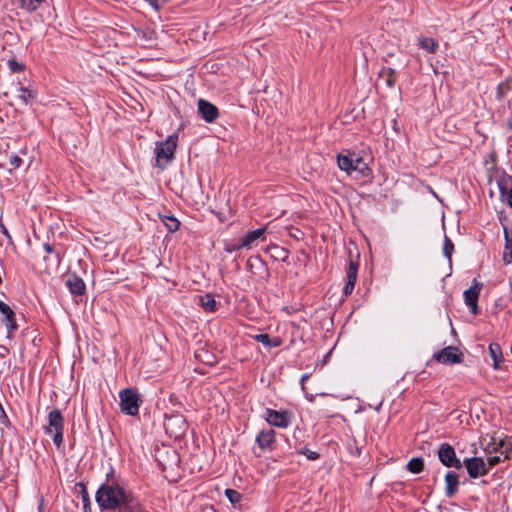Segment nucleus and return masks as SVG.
<instances>
[{"label": "nucleus", "mask_w": 512, "mask_h": 512, "mask_svg": "<svg viewBox=\"0 0 512 512\" xmlns=\"http://www.w3.org/2000/svg\"><path fill=\"white\" fill-rule=\"evenodd\" d=\"M96 501L102 509L114 512L138 511V504L132 495L114 482H106L99 487Z\"/></svg>", "instance_id": "1"}, {"label": "nucleus", "mask_w": 512, "mask_h": 512, "mask_svg": "<svg viewBox=\"0 0 512 512\" xmlns=\"http://www.w3.org/2000/svg\"><path fill=\"white\" fill-rule=\"evenodd\" d=\"M338 166L341 170L352 174L353 172L361 175L368 176L370 169L368 164L362 157L355 153H349L347 155H338L337 158Z\"/></svg>", "instance_id": "2"}, {"label": "nucleus", "mask_w": 512, "mask_h": 512, "mask_svg": "<svg viewBox=\"0 0 512 512\" xmlns=\"http://www.w3.org/2000/svg\"><path fill=\"white\" fill-rule=\"evenodd\" d=\"M178 142V135L172 134L164 142L156 143V165L165 168L174 158V152Z\"/></svg>", "instance_id": "3"}, {"label": "nucleus", "mask_w": 512, "mask_h": 512, "mask_svg": "<svg viewBox=\"0 0 512 512\" xmlns=\"http://www.w3.org/2000/svg\"><path fill=\"white\" fill-rule=\"evenodd\" d=\"M64 419L61 412L57 409L52 410L48 415V425L44 427L46 434L53 437V442L57 447L63 443Z\"/></svg>", "instance_id": "4"}, {"label": "nucleus", "mask_w": 512, "mask_h": 512, "mask_svg": "<svg viewBox=\"0 0 512 512\" xmlns=\"http://www.w3.org/2000/svg\"><path fill=\"white\" fill-rule=\"evenodd\" d=\"M120 409L131 416L138 414L140 399L138 393L132 388H126L119 392Z\"/></svg>", "instance_id": "5"}, {"label": "nucleus", "mask_w": 512, "mask_h": 512, "mask_svg": "<svg viewBox=\"0 0 512 512\" xmlns=\"http://www.w3.org/2000/svg\"><path fill=\"white\" fill-rule=\"evenodd\" d=\"M164 428L174 438L181 437L186 430V421L181 415H172L165 418Z\"/></svg>", "instance_id": "6"}, {"label": "nucleus", "mask_w": 512, "mask_h": 512, "mask_svg": "<svg viewBox=\"0 0 512 512\" xmlns=\"http://www.w3.org/2000/svg\"><path fill=\"white\" fill-rule=\"evenodd\" d=\"M464 465L471 478L486 475L489 471V467L481 457L467 458L464 460Z\"/></svg>", "instance_id": "7"}, {"label": "nucleus", "mask_w": 512, "mask_h": 512, "mask_svg": "<svg viewBox=\"0 0 512 512\" xmlns=\"http://www.w3.org/2000/svg\"><path fill=\"white\" fill-rule=\"evenodd\" d=\"M438 456L443 465L447 467H456L460 468L461 463L456 457V453L453 447L449 444H442L439 451Z\"/></svg>", "instance_id": "8"}, {"label": "nucleus", "mask_w": 512, "mask_h": 512, "mask_svg": "<svg viewBox=\"0 0 512 512\" xmlns=\"http://www.w3.org/2000/svg\"><path fill=\"white\" fill-rule=\"evenodd\" d=\"M438 362L443 364H455L460 363L463 359L462 353L458 352V349L453 346H448L442 349L435 355Z\"/></svg>", "instance_id": "9"}, {"label": "nucleus", "mask_w": 512, "mask_h": 512, "mask_svg": "<svg viewBox=\"0 0 512 512\" xmlns=\"http://www.w3.org/2000/svg\"><path fill=\"white\" fill-rule=\"evenodd\" d=\"M266 420L270 425L286 428L290 424V418L287 412L268 409L266 411Z\"/></svg>", "instance_id": "10"}, {"label": "nucleus", "mask_w": 512, "mask_h": 512, "mask_svg": "<svg viewBox=\"0 0 512 512\" xmlns=\"http://www.w3.org/2000/svg\"><path fill=\"white\" fill-rule=\"evenodd\" d=\"M481 288L482 285L475 281L474 284L464 292L465 304L471 309L473 314H477L478 312L477 301Z\"/></svg>", "instance_id": "11"}, {"label": "nucleus", "mask_w": 512, "mask_h": 512, "mask_svg": "<svg viewBox=\"0 0 512 512\" xmlns=\"http://www.w3.org/2000/svg\"><path fill=\"white\" fill-rule=\"evenodd\" d=\"M198 111L207 122H213L218 117L216 106L203 99L198 101Z\"/></svg>", "instance_id": "12"}, {"label": "nucleus", "mask_w": 512, "mask_h": 512, "mask_svg": "<svg viewBox=\"0 0 512 512\" xmlns=\"http://www.w3.org/2000/svg\"><path fill=\"white\" fill-rule=\"evenodd\" d=\"M357 273H358V264L354 261H350L349 266L346 271V277L347 281L343 288V292L345 295H349L352 293L356 280H357Z\"/></svg>", "instance_id": "13"}, {"label": "nucleus", "mask_w": 512, "mask_h": 512, "mask_svg": "<svg viewBox=\"0 0 512 512\" xmlns=\"http://www.w3.org/2000/svg\"><path fill=\"white\" fill-rule=\"evenodd\" d=\"M265 231H266V228H260V229H256L254 231H250L248 232L244 238L241 240V246H243L244 248L246 249H251L252 246L254 245V243L261 239V240H264L265 239Z\"/></svg>", "instance_id": "14"}, {"label": "nucleus", "mask_w": 512, "mask_h": 512, "mask_svg": "<svg viewBox=\"0 0 512 512\" xmlns=\"http://www.w3.org/2000/svg\"><path fill=\"white\" fill-rule=\"evenodd\" d=\"M446 495L452 497L458 490L459 480L455 472L449 471L445 475Z\"/></svg>", "instance_id": "15"}, {"label": "nucleus", "mask_w": 512, "mask_h": 512, "mask_svg": "<svg viewBox=\"0 0 512 512\" xmlns=\"http://www.w3.org/2000/svg\"><path fill=\"white\" fill-rule=\"evenodd\" d=\"M66 286L69 288L70 292L75 295H81L85 291V284L83 280L75 275L68 277Z\"/></svg>", "instance_id": "16"}, {"label": "nucleus", "mask_w": 512, "mask_h": 512, "mask_svg": "<svg viewBox=\"0 0 512 512\" xmlns=\"http://www.w3.org/2000/svg\"><path fill=\"white\" fill-rule=\"evenodd\" d=\"M501 200L507 202L512 208V182L508 180H502L498 182Z\"/></svg>", "instance_id": "17"}, {"label": "nucleus", "mask_w": 512, "mask_h": 512, "mask_svg": "<svg viewBox=\"0 0 512 512\" xmlns=\"http://www.w3.org/2000/svg\"><path fill=\"white\" fill-rule=\"evenodd\" d=\"M378 78L383 80L389 88H393L397 79L396 71L392 68H382Z\"/></svg>", "instance_id": "18"}, {"label": "nucleus", "mask_w": 512, "mask_h": 512, "mask_svg": "<svg viewBox=\"0 0 512 512\" xmlns=\"http://www.w3.org/2000/svg\"><path fill=\"white\" fill-rule=\"evenodd\" d=\"M274 436H275V433L272 429H269L267 431H261L258 434L256 441L259 444L260 448L266 449V448L270 447V445L273 443Z\"/></svg>", "instance_id": "19"}, {"label": "nucleus", "mask_w": 512, "mask_h": 512, "mask_svg": "<svg viewBox=\"0 0 512 512\" xmlns=\"http://www.w3.org/2000/svg\"><path fill=\"white\" fill-rule=\"evenodd\" d=\"M489 354L493 360L494 369H499L503 357L500 345L498 343H491L489 345Z\"/></svg>", "instance_id": "20"}, {"label": "nucleus", "mask_w": 512, "mask_h": 512, "mask_svg": "<svg viewBox=\"0 0 512 512\" xmlns=\"http://www.w3.org/2000/svg\"><path fill=\"white\" fill-rule=\"evenodd\" d=\"M200 305L207 312H213L216 309V301L210 294H205L199 298Z\"/></svg>", "instance_id": "21"}, {"label": "nucleus", "mask_w": 512, "mask_h": 512, "mask_svg": "<svg viewBox=\"0 0 512 512\" xmlns=\"http://www.w3.org/2000/svg\"><path fill=\"white\" fill-rule=\"evenodd\" d=\"M418 43L422 49L429 53H434L438 47V43L433 38L420 37Z\"/></svg>", "instance_id": "22"}, {"label": "nucleus", "mask_w": 512, "mask_h": 512, "mask_svg": "<svg viewBox=\"0 0 512 512\" xmlns=\"http://www.w3.org/2000/svg\"><path fill=\"white\" fill-rule=\"evenodd\" d=\"M18 2L21 9L27 12H34L40 7L43 0H18Z\"/></svg>", "instance_id": "23"}, {"label": "nucleus", "mask_w": 512, "mask_h": 512, "mask_svg": "<svg viewBox=\"0 0 512 512\" xmlns=\"http://www.w3.org/2000/svg\"><path fill=\"white\" fill-rule=\"evenodd\" d=\"M503 262L510 264L512 262V239L505 233V247L503 252Z\"/></svg>", "instance_id": "24"}, {"label": "nucleus", "mask_w": 512, "mask_h": 512, "mask_svg": "<svg viewBox=\"0 0 512 512\" xmlns=\"http://www.w3.org/2000/svg\"><path fill=\"white\" fill-rule=\"evenodd\" d=\"M19 93V99L25 104H28L36 97V92L34 90L22 86L19 88Z\"/></svg>", "instance_id": "25"}, {"label": "nucleus", "mask_w": 512, "mask_h": 512, "mask_svg": "<svg viewBox=\"0 0 512 512\" xmlns=\"http://www.w3.org/2000/svg\"><path fill=\"white\" fill-rule=\"evenodd\" d=\"M407 468L412 473H420L424 468V463L421 458H412L408 464Z\"/></svg>", "instance_id": "26"}, {"label": "nucleus", "mask_w": 512, "mask_h": 512, "mask_svg": "<svg viewBox=\"0 0 512 512\" xmlns=\"http://www.w3.org/2000/svg\"><path fill=\"white\" fill-rule=\"evenodd\" d=\"M512 79H507L501 82L497 87V97L502 99L503 96L511 89Z\"/></svg>", "instance_id": "27"}, {"label": "nucleus", "mask_w": 512, "mask_h": 512, "mask_svg": "<svg viewBox=\"0 0 512 512\" xmlns=\"http://www.w3.org/2000/svg\"><path fill=\"white\" fill-rule=\"evenodd\" d=\"M163 223L168 228L169 231L174 232L179 228V221L173 216H165L163 218Z\"/></svg>", "instance_id": "28"}, {"label": "nucleus", "mask_w": 512, "mask_h": 512, "mask_svg": "<svg viewBox=\"0 0 512 512\" xmlns=\"http://www.w3.org/2000/svg\"><path fill=\"white\" fill-rule=\"evenodd\" d=\"M453 250H454V245H453L452 241L447 236H445L444 244H443V254L445 257H447L449 259V261L451 260V255H452Z\"/></svg>", "instance_id": "29"}, {"label": "nucleus", "mask_w": 512, "mask_h": 512, "mask_svg": "<svg viewBox=\"0 0 512 512\" xmlns=\"http://www.w3.org/2000/svg\"><path fill=\"white\" fill-rule=\"evenodd\" d=\"M225 495L232 504L238 503L241 499L240 493L233 489H226Z\"/></svg>", "instance_id": "30"}, {"label": "nucleus", "mask_w": 512, "mask_h": 512, "mask_svg": "<svg viewBox=\"0 0 512 512\" xmlns=\"http://www.w3.org/2000/svg\"><path fill=\"white\" fill-rule=\"evenodd\" d=\"M5 325H6V328L8 329V332H9V337H10V333L14 330H16L17 328V324H16V321H15V317L14 315H9L5 318Z\"/></svg>", "instance_id": "31"}, {"label": "nucleus", "mask_w": 512, "mask_h": 512, "mask_svg": "<svg viewBox=\"0 0 512 512\" xmlns=\"http://www.w3.org/2000/svg\"><path fill=\"white\" fill-rule=\"evenodd\" d=\"M8 66H9V69L14 73L21 72L24 70V65L17 62L16 60H9Z\"/></svg>", "instance_id": "32"}, {"label": "nucleus", "mask_w": 512, "mask_h": 512, "mask_svg": "<svg viewBox=\"0 0 512 512\" xmlns=\"http://www.w3.org/2000/svg\"><path fill=\"white\" fill-rule=\"evenodd\" d=\"M255 339L263 345L271 347V339L268 334H258Z\"/></svg>", "instance_id": "33"}, {"label": "nucleus", "mask_w": 512, "mask_h": 512, "mask_svg": "<svg viewBox=\"0 0 512 512\" xmlns=\"http://www.w3.org/2000/svg\"><path fill=\"white\" fill-rule=\"evenodd\" d=\"M0 312L5 316V318L9 315H14V312L12 311L10 306L2 301H0Z\"/></svg>", "instance_id": "34"}, {"label": "nucleus", "mask_w": 512, "mask_h": 512, "mask_svg": "<svg viewBox=\"0 0 512 512\" xmlns=\"http://www.w3.org/2000/svg\"><path fill=\"white\" fill-rule=\"evenodd\" d=\"M9 164L13 168H18L22 164V159L19 156H17V155H11L9 157Z\"/></svg>", "instance_id": "35"}, {"label": "nucleus", "mask_w": 512, "mask_h": 512, "mask_svg": "<svg viewBox=\"0 0 512 512\" xmlns=\"http://www.w3.org/2000/svg\"><path fill=\"white\" fill-rule=\"evenodd\" d=\"M244 247L241 246V241L238 244H226L225 245V251L228 253H232L234 251L243 249Z\"/></svg>", "instance_id": "36"}, {"label": "nucleus", "mask_w": 512, "mask_h": 512, "mask_svg": "<svg viewBox=\"0 0 512 512\" xmlns=\"http://www.w3.org/2000/svg\"><path fill=\"white\" fill-rule=\"evenodd\" d=\"M500 462V457L499 456H491V457H488L487 458V467H489V469L493 466H495L496 464H498Z\"/></svg>", "instance_id": "37"}, {"label": "nucleus", "mask_w": 512, "mask_h": 512, "mask_svg": "<svg viewBox=\"0 0 512 512\" xmlns=\"http://www.w3.org/2000/svg\"><path fill=\"white\" fill-rule=\"evenodd\" d=\"M305 455H306L309 459H311V460H315V459H317V458H318V456H319V455H318V453H316V452H314V451H306V452H305Z\"/></svg>", "instance_id": "38"}, {"label": "nucleus", "mask_w": 512, "mask_h": 512, "mask_svg": "<svg viewBox=\"0 0 512 512\" xmlns=\"http://www.w3.org/2000/svg\"><path fill=\"white\" fill-rule=\"evenodd\" d=\"M44 249L47 253H52L53 252V247L49 244H45L44 245Z\"/></svg>", "instance_id": "39"}, {"label": "nucleus", "mask_w": 512, "mask_h": 512, "mask_svg": "<svg viewBox=\"0 0 512 512\" xmlns=\"http://www.w3.org/2000/svg\"><path fill=\"white\" fill-rule=\"evenodd\" d=\"M279 345H280V340L279 339L271 340V347H277Z\"/></svg>", "instance_id": "40"}, {"label": "nucleus", "mask_w": 512, "mask_h": 512, "mask_svg": "<svg viewBox=\"0 0 512 512\" xmlns=\"http://www.w3.org/2000/svg\"><path fill=\"white\" fill-rule=\"evenodd\" d=\"M309 378V375L308 374H304L302 377H301V383H302V386L304 385V382L307 381V379Z\"/></svg>", "instance_id": "41"}, {"label": "nucleus", "mask_w": 512, "mask_h": 512, "mask_svg": "<svg viewBox=\"0 0 512 512\" xmlns=\"http://www.w3.org/2000/svg\"><path fill=\"white\" fill-rule=\"evenodd\" d=\"M59 260H60V259H59V254L57 253V254H56V262H59Z\"/></svg>", "instance_id": "42"}, {"label": "nucleus", "mask_w": 512, "mask_h": 512, "mask_svg": "<svg viewBox=\"0 0 512 512\" xmlns=\"http://www.w3.org/2000/svg\"><path fill=\"white\" fill-rule=\"evenodd\" d=\"M511 352H512V344H511Z\"/></svg>", "instance_id": "43"}, {"label": "nucleus", "mask_w": 512, "mask_h": 512, "mask_svg": "<svg viewBox=\"0 0 512 512\" xmlns=\"http://www.w3.org/2000/svg\"><path fill=\"white\" fill-rule=\"evenodd\" d=\"M510 10L512 11V7L510 8Z\"/></svg>", "instance_id": "44"}]
</instances>
